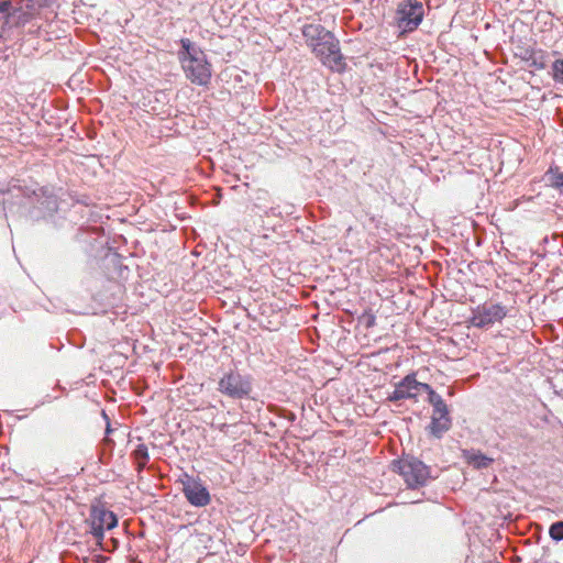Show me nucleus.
<instances>
[{"label":"nucleus","mask_w":563,"mask_h":563,"mask_svg":"<svg viewBox=\"0 0 563 563\" xmlns=\"http://www.w3.org/2000/svg\"><path fill=\"white\" fill-rule=\"evenodd\" d=\"M301 32L307 45L324 66L339 73L344 70L345 63L340 42L332 32L321 24L313 23L305 24Z\"/></svg>","instance_id":"nucleus-1"},{"label":"nucleus","mask_w":563,"mask_h":563,"mask_svg":"<svg viewBox=\"0 0 563 563\" xmlns=\"http://www.w3.org/2000/svg\"><path fill=\"white\" fill-rule=\"evenodd\" d=\"M253 389V376L236 367L224 372L218 382V391L231 399L250 398Z\"/></svg>","instance_id":"nucleus-2"},{"label":"nucleus","mask_w":563,"mask_h":563,"mask_svg":"<svg viewBox=\"0 0 563 563\" xmlns=\"http://www.w3.org/2000/svg\"><path fill=\"white\" fill-rule=\"evenodd\" d=\"M394 468L402 476L407 486L412 489L426 486L433 478L430 467L411 455L395 461Z\"/></svg>","instance_id":"nucleus-3"},{"label":"nucleus","mask_w":563,"mask_h":563,"mask_svg":"<svg viewBox=\"0 0 563 563\" xmlns=\"http://www.w3.org/2000/svg\"><path fill=\"white\" fill-rule=\"evenodd\" d=\"M423 14L424 9L420 0H404L396 12L397 24L402 31L411 32L422 22Z\"/></svg>","instance_id":"nucleus-4"},{"label":"nucleus","mask_w":563,"mask_h":563,"mask_svg":"<svg viewBox=\"0 0 563 563\" xmlns=\"http://www.w3.org/2000/svg\"><path fill=\"white\" fill-rule=\"evenodd\" d=\"M507 316V309L500 303H484L473 310L471 318L472 325L484 329L493 325Z\"/></svg>","instance_id":"nucleus-5"},{"label":"nucleus","mask_w":563,"mask_h":563,"mask_svg":"<svg viewBox=\"0 0 563 563\" xmlns=\"http://www.w3.org/2000/svg\"><path fill=\"white\" fill-rule=\"evenodd\" d=\"M118 525L117 516L103 507L95 506L90 511V533L99 543L103 540L104 530H111Z\"/></svg>","instance_id":"nucleus-6"},{"label":"nucleus","mask_w":563,"mask_h":563,"mask_svg":"<svg viewBox=\"0 0 563 563\" xmlns=\"http://www.w3.org/2000/svg\"><path fill=\"white\" fill-rule=\"evenodd\" d=\"M183 493L191 506L205 507L210 504L211 497L207 487L197 478L185 475Z\"/></svg>","instance_id":"nucleus-7"},{"label":"nucleus","mask_w":563,"mask_h":563,"mask_svg":"<svg viewBox=\"0 0 563 563\" xmlns=\"http://www.w3.org/2000/svg\"><path fill=\"white\" fill-rule=\"evenodd\" d=\"M181 68L186 78L198 86H207L211 79V65L207 57L197 59V62H187L183 59Z\"/></svg>","instance_id":"nucleus-8"},{"label":"nucleus","mask_w":563,"mask_h":563,"mask_svg":"<svg viewBox=\"0 0 563 563\" xmlns=\"http://www.w3.org/2000/svg\"><path fill=\"white\" fill-rule=\"evenodd\" d=\"M37 206L35 210L31 212L32 218H47L52 217L58 209V200L53 189L43 187L38 192L34 191Z\"/></svg>","instance_id":"nucleus-9"},{"label":"nucleus","mask_w":563,"mask_h":563,"mask_svg":"<svg viewBox=\"0 0 563 563\" xmlns=\"http://www.w3.org/2000/svg\"><path fill=\"white\" fill-rule=\"evenodd\" d=\"M415 384L416 374L411 373L406 375L398 384H396L394 391L387 397V400L390 402L404 399L417 400L418 394Z\"/></svg>","instance_id":"nucleus-10"},{"label":"nucleus","mask_w":563,"mask_h":563,"mask_svg":"<svg viewBox=\"0 0 563 563\" xmlns=\"http://www.w3.org/2000/svg\"><path fill=\"white\" fill-rule=\"evenodd\" d=\"M462 457L470 466L475 470L488 468L494 462V459L483 454L479 450L475 449L463 450Z\"/></svg>","instance_id":"nucleus-11"},{"label":"nucleus","mask_w":563,"mask_h":563,"mask_svg":"<svg viewBox=\"0 0 563 563\" xmlns=\"http://www.w3.org/2000/svg\"><path fill=\"white\" fill-rule=\"evenodd\" d=\"M452 427L451 418H437L431 416L430 424L427 427V431L430 435L435 439H441Z\"/></svg>","instance_id":"nucleus-12"},{"label":"nucleus","mask_w":563,"mask_h":563,"mask_svg":"<svg viewBox=\"0 0 563 563\" xmlns=\"http://www.w3.org/2000/svg\"><path fill=\"white\" fill-rule=\"evenodd\" d=\"M132 454L137 463V471H143L150 460L147 446L144 443H140Z\"/></svg>","instance_id":"nucleus-13"},{"label":"nucleus","mask_w":563,"mask_h":563,"mask_svg":"<svg viewBox=\"0 0 563 563\" xmlns=\"http://www.w3.org/2000/svg\"><path fill=\"white\" fill-rule=\"evenodd\" d=\"M432 406V417L437 418H451L450 410L443 398L440 396L429 402Z\"/></svg>","instance_id":"nucleus-14"},{"label":"nucleus","mask_w":563,"mask_h":563,"mask_svg":"<svg viewBox=\"0 0 563 563\" xmlns=\"http://www.w3.org/2000/svg\"><path fill=\"white\" fill-rule=\"evenodd\" d=\"M526 60L536 69H544L547 67L545 56L542 51L531 52L530 56L526 58Z\"/></svg>","instance_id":"nucleus-15"},{"label":"nucleus","mask_w":563,"mask_h":563,"mask_svg":"<svg viewBox=\"0 0 563 563\" xmlns=\"http://www.w3.org/2000/svg\"><path fill=\"white\" fill-rule=\"evenodd\" d=\"M205 56H206L205 52L199 46L194 44L191 46V48H189V51L186 53V55H180L179 62L183 65V59H186V63L187 62H197V59L202 58Z\"/></svg>","instance_id":"nucleus-16"},{"label":"nucleus","mask_w":563,"mask_h":563,"mask_svg":"<svg viewBox=\"0 0 563 563\" xmlns=\"http://www.w3.org/2000/svg\"><path fill=\"white\" fill-rule=\"evenodd\" d=\"M549 174L551 175V186L558 189L560 194L563 196V172H560L559 168H555V170L553 168H550Z\"/></svg>","instance_id":"nucleus-17"},{"label":"nucleus","mask_w":563,"mask_h":563,"mask_svg":"<svg viewBox=\"0 0 563 563\" xmlns=\"http://www.w3.org/2000/svg\"><path fill=\"white\" fill-rule=\"evenodd\" d=\"M552 78L555 82L563 85V58H559L553 62Z\"/></svg>","instance_id":"nucleus-18"},{"label":"nucleus","mask_w":563,"mask_h":563,"mask_svg":"<svg viewBox=\"0 0 563 563\" xmlns=\"http://www.w3.org/2000/svg\"><path fill=\"white\" fill-rule=\"evenodd\" d=\"M415 386L417 389V394H419L420 391H424L428 394V402L434 400V398L440 397V395L435 393L434 389L427 383H421L416 379Z\"/></svg>","instance_id":"nucleus-19"},{"label":"nucleus","mask_w":563,"mask_h":563,"mask_svg":"<svg viewBox=\"0 0 563 563\" xmlns=\"http://www.w3.org/2000/svg\"><path fill=\"white\" fill-rule=\"evenodd\" d=\"M549 534L554 541H563V521H555L550 526Z\"/></svg>","instance_id":"nucleus-20"},{"label":"nucleus","mask_w":563,"mask_h":563,"mask_svg":"<svg viewBox=\"0 0 563 563\" xmlns=\"http://www.w3.org/2000/svg\"><path fill=\"white\" fill-rule=\"evenodd\" d=\"M195 43H192L189 38L187 37H184L180 40V46H181V49L178 52V58L180 59V55H186V53L189 51V48H191V46L194 45Z\"/></svg>","instance_id":"nucleus-21"},{"label":"nucleus","mask_w":563,"mask_h":563,"mask_svg":"<svg viewBox=\"0 0 563 563\" xmlns=\"http://www.w3.org/2000/svg\"><path fill=\"white\" fill-rule=\"evenodd\" d=\"M11 3L10 1L0 2V18L8 19L10 16Z\"/></svg>","instance_id":"nucleus-22"},{"label":"nucleus","mask_w":563,"mask_h":563,"mask_svg":"<svg viewBox=\"0 0 563 563\" xmlns=\"http://www.w3.org/2000/svg\"><path fill=\"white\" fill-rule=\"evenodd\" d=\"M55 0H38V5L40 7H49L53 4Z\"/></svg>","instance_id":"nucleus-23"},{"label":"nucleus","mask_w":563,"mask_h":563,"mask_svg":"<svg viewBox=\"0 0 563 563\" xmlns=\"http://www.w3.org/2000/svg\"><path fill=\"white\" fill-rule=\"evenodd\" d=\"M266 214H273V216H277L279 214V212H277V209L276 208H271L269 211H266Z\"/></svg>","instance_id":"nucleus-24"},{"label":"nucleus","mask_w":563,"mask_h":563,"mask_svg":"<svg viewBox=\"0 0 563 563\" xmlns=\"http://www.w3.org/2000/svg\"><path fill=\"white\" fill-rule=\"evenodd\" d=\"M104 560H106V558H103L101 555L96 556V562L97 563H102Z\"/></svg>","instance_id":"nucleus-25"},{"label":"nucleus","mask_w":563,"mask_h":563,"mask_svg":"<svg viewBox=\"0 0 563 563\" xmlns=\"http://www.w3.org/2000/svg\"><path fill=\"white\" fill-rule=\"evenodd\" d=\"M375 318L371 317V320H368L367 327H371L374 324Z\"/></svg>","instance_id":"nucleus-26"},{"label":"nucleus","mask_w":563,"mask_h":563,"mask_svg":"<svg viewBox=\"0 0 563 563\" xmlns=\"http://www.w3.org/2000/svg\"><path fill=\"white\" fill-rule=\"evenodd\" d=\"M110 432H111V429H110V424L108 423L107 433H110Z\"/></svg>","instance_id":"nucleus-27"},{"label":"nucleus","mask_w":563,"mask_h":563,"mask_svg":"<svg viewBox=\"0 0 563 563\" xmlns=\"http://www.w3.org/2000/svg\"><path fill=\"white\" fill-rule=\"evenodd\" d=\"M84 563H89L87 559L84 560Z\"/></svg>","instance_id":"nucleus-28"},{"label":"nucleus","mask_w":563,"mask_h":563,"mask_svg":"<svg viewBox=\"0 0 563 563\" xmlns=\"http://www.w3.org/2000/svg\"><path fill=\"white\" fill-rule=\"evenodd\" d=\"M2 192H3V191H2V190H0V194H2Z\"/></svg>","instance_id":"nucleus-29"}]
</instances>
